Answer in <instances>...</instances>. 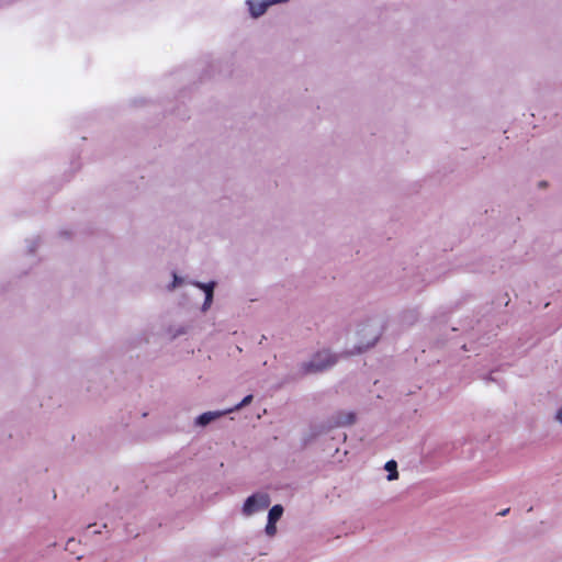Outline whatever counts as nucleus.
I'll return each mask as SVG.
<instances>
[{
    "label": "nucleus",
    "mask_w": 562,
    "mask_h": 562,
    "mask_svg": "<svg viewBox=\"0 0 562 562\" xmlns=\"http://www.w3.org/2000/svg\"><path fill=\"white\" fill-rule=\"evenodd\" d=\"M232 412H233V409L205 412V413L199 415L194 419V425L196 427H205V426L210 425L211 423L215 422L216 419H218L220 417L224 416L225 414H228Z\"/></svg>",
    "instance_id": "423d86ee"
},
{
    "label": "nucleus",
    "mask_w": 562,
    "mask_h": 562,
    "mask_svg": "<svg viewBox=\"0 0 562 562\" xmlns=\"http://www.w3.org/2000/svg\"><path fill=\"white\" fill-rule=\"evenodd\" d=\"M183 283V279L176 273H173V280L172 283L168 286L169 291H173L178 286H180Z\"/></svg>",
    "instance_id": "ddd939ff"
},
{
    "label": "nucleus",
    "mask_w": 562,
    "mask_h": 562,
    "mask_svg": "<svg viewBox=\"0 0 562 562\" xmlns=\"http://www.w3.org/2000/svg\"><path fill=\"white\" fill-rule=\"evenodd\" d=\"M251 401H252V395H250V394H249V395L245 396V397H244V398H243V400H241V401H240L236 406H234V407L232 408V409H233V412H235V411H239V409H241L243 407H245V406L249 405V404L251 403Z\"/></svg>",
    "instance_id": "f8f14e48"
},
{
    "label": "nucleus",
    "mask_w": 562,
    "mask_h": 562,
    "mask_svg": "<svg viewBox=\"0 0 562 562\" xmlns=\"http://www.w3.org/2000/svg\"><path fill=\"white\" fill-rule=\"evenodd\" d=\"M550 418L555 426L562 427V403L552 411Z\"/></svg>",
    "instance_id": "9d476101"
},
{
    "label": "nucleus",
    "mask_w": 562,
    "mask_h": 562,
    "mask_svg": "<svg viewBox=\"0 0 562 562\" xmlns=\"http://www.w3.org/2000/svg\"><path fill=\"white\" fill-rule=\"evenodd\" d=\"M186 333H187V328L184 326L171 327L169 329V335L172 339H176L177 337L182 336Z\"/></svg>",
    "instance_id": "9b49d317"
},
{
    "label": "nucleus",
    "mask_w": 562,
    "mask_h": 562,
    "mask_svg": "<svg viewBox=\"0 0 562 562\" xmlns=\"http://www.w3.org/2000/svg\"><path fill=\"white\" fill-rule=\"evenodd\" d=\"M193 285L201 289L205 293V300L202 305V311L206 312L213 302V293H214V282L211 283H201V282H193Z\"/></svg>",
    "instance_id": "0eeeda50"
},
{
    "label": "nucleus",
    "mask_w": 562,
    "mask_h": 562,
    "mask_svg": "<svg viewBox=\"0 0 562 562\" xmlns=\"http://www.w3.org/2000/svg\"><path fill=\"white\" fill-rule=\"evenodd\" d=\"M356 422V415L352 412H344L337 416V424L340 426L352 425Z\"/></svg>",
    "instance_id": "6e6552de"
},
{
    "label": "nucleus",
    "mask_w": 562,
    "mask_h": 562,
    "mask_svg": "<svg viewBox=\"0 0 562 562\" xmlns=\"http://www.w3.org/2000/svg\"><path fill=\"white\" fill-rule=\"evenodd\" d=\"M385 471H387V481H395L398 479L397 472V463L394 460H390L384 465Z\"/></svg>",
    "instance_id": "1a4fd4ad"
},
{
    "label": "nucleus",
    "mask_w": 562,
    "mask_h": 562,
    "mask_svg": "<svg viewBox=\"0 0 562 562\" xmlns=\"http://www.w3.org/2000/svg\"><path fill=\"white\" fill-rule=\"evenodd\" d=\"M283 506L280 504L273 505L267 516V524L265 527V533L267 537L272 538L277 535V522L281 519L283 515Z\"/></svg>",
    "instance_id": "39448f33"
},
{
    "label": "nucleus",
    "mask_w": 562,
    "mask_h": 562,
    "mask_svg": "<svg viewBox=\"0 0 562 562\" xmlns=\"http://www.w3.org/2000/svg\"><path fill=\"white\" fill-rule=\"evenodd\" d=\"M380 338V328L375 324L366 323L358 326L356 331L349 336L348 342L342 351L345 356H355L372 348Z\"/></svg>",
    "instance_id": "f257e3e1"
},
{
    "label": "nucleus",
    "mask_w": 562,
    "mask_h": 562,
    "mask_svg": "<svg viewBox=\"0 0 562 562\" xmlns=\"http://www.w3.org/2000/svg\"><path fill=\"white\" fill-rule=\"evenodd\" d=\"M290 0H246L245 4L251 19H259L266 14L268 9L276 4L286 3Z\"/></svg>",
    "instance_id": "20e7f679"
},
{
    "label": "nucleus",
    "mask_w": 562,
    "mask_h": 562,
    "mask_svg": "<svg viewBox=\"0 0 562 562\" xmlns=\"http://www.w3.org/2000/svg\"><path fill=\"white\" fill-rule=\"evenodd\" d=\"M338 361V355L330 349H321L311 356L310 359L303 361L299 370L302 374H315L334 367Z\"/></svg>",
    "instance_id": "f03ea898"
},
{
    "label": "nucleus",
    "mask_w": 562,
    "mask_h": 562,
    "mask_svg": "<svg viewBox=\"0 0 562 562\" xmlns=\"http://www.w3.org/2000/svg\"><path fill=\"white\" fill-rule=\"evenodd\" d=\"M271 504V497L267 492H256L247 496L240 507V515L245 519L265 512Z\"/></svg>",
    "instance_id": "7ed1b4c3"
}]
</instances>
